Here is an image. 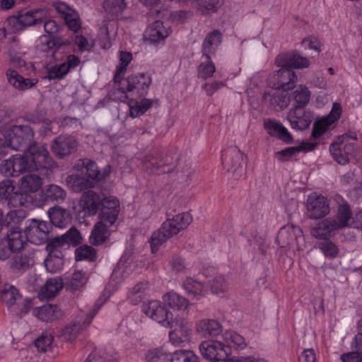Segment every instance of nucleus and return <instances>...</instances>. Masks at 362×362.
<instances>
[{
	"label": "nucleus",
	"mask_w": 362,
	"mask_h": 362,
	"mask_svg": "<svg viewBox=\"0 0 362 362\" xmlns=\"http://www.w3.org/2000/svg\"><path fill=\"white\" fill-rule=\"evenodd\" d=\"M54 163L44 145H30L23 153H18L1 161L0 173L6 177H17L27 172L47 169Z\"/></svg>",
	"instance_id": "nucleus-1"
},
{
	"label": "nucleus",
	"mask_w": 362,
	"mask_h": 362,
	"mask_svg": "<svg viewBox=\"0 0 362 362\" xmlns=\"http://www.w3.org/2000/svg\"><path fill=\"white\" fill-rule=\"evenodd\" d=\"M192 217L188 213H181L172 218H168L161 226L153 233L150 243L152 252L158 251L159 247L168 239L185 230L192 222Z\"/></svg>",
	"instance_id": "nucleus-2"
},
{
	"label": "nucleus",
	"mask_w": 362,
	"mask_h": 362,
	"mask_svg": "<svg viewBox=\"0 0 362 362\" xmlns=\"http://www.w3.org/2000/svg\"><path fill=\"white\" fill-rule=\"evenodd\" d=\"M117 83H119V87L115 92V94H119L117 98L122 102H124L129 98L127 93H131L132 96L146 95L151 83V78L147 74H139L131 75L122 81L120 79Z\"/></svg>",
	"instance_id": "nucleus-3"
},
{
	"label": "nucleus",
	"mask_w": 362,
	"mask_h": 362,
	"mask_svg": "<svg viewBox=\"0 0 362 362\" xmlns=\"http://www.w3.org/2000/svg\"><path fill=\"white\" fill-rule=\"evenodd\" d=\"M9 148L15 151H25L30 145L37 144L33 141L34 132L29 125L12 126L6 133Z\"/></svg>",
	"instance_id": "nucleus-4"
},
{
	"label": "nucleus",
	"mask_w": 362,
	"mask_h": 362,
	"mask_svg": "<svg viewBox=\"0 0 362 362\" xmlns=\"http://www.w3.org/2000/svg\"><path fill=\"white\" fill-rule=\"evenodd\" d=\"M223 165L235 180L243 177L246 173L245 156L237 148H230L223 154Z\"/></svg>",
	"instance_id": "nucleus-5"
},
{
	"label": "nucleus",
	"mask_w": 362,
	"mask_h": 362,
	"mask_svg": "<svg viewBox=\"0 0 362 362\" xmlns=\"http://www.w3.org/2000/svg\"><path fill=\"white\" fill-rule=\"evenodd\" d=\"M276 242L281 247H293L300 250L304 245L302 230L293 225L284 226L279 230Z\"/></svg>",
	"instance_id": "nucleus-6"
},
{
	"label": "nucleus",
	"mask_w": 362,
	"mask_h": 362,
	"mask_svg": "<svg viewBox=\"0 0 362 362\" xmlns=\"http://www.w3.org/2000/svg\"><path fill=\"white\" fill-rule=\"evenodd\" d=\"M177 160L175 153H169L164 156L156 153L155 154L148 155L144 158V163L146 168H150L153 173H168L173 170Z\"/></svg>",
	"instance_id": "nucleus-7"
},
{
	"label": "nucleus",
	"mask_w": 362,
	"mask_h": 362,
	"mask_svg": "<svg viewBox=\"0 0 362 362\" xmlns=\"http://www.w3.org/2000/svg\"><path fill=\"white\" fill-rule=\"evenodd\" d=\"M52 230L51 223L37 219H32L26 228V238L35 245H41L49 240V234Z\"/></svg>",
	"instance_id": "nucleus-8"
},
{
	"label": "nucleus",
	"mask_w": 362,
	"mask_h": 362,
	"mask_svg": "<svg viewBox=\"0 0 362 362\" xmlns=\"http://www.w3.org/2000/svg\"><path fill=\"white\" fill-rule=\"evenodd\" d=\"M307 216L311 219H319L330 212L329 203L325 196L313 192L308 195L307 202Z\"/></svg>",
	"instance_id": "nucleus-9"
},
{
	"label": "nucleus",
	"mask_w": 362,
	"mask_h": 362,
	"mask_svg": "<svg viewBox=\"0 0 362 362\" xmlns=\"http://www.w3.org/2000/svg\"><path fill=\"white\" fill-rule=\"evenodd\" d=\"M199 350L204 358L214 362L225 361L230 355V349L216 340L203 341L199 345Z\"/></svg>",
	"instance_id": "nucleus-10"
},
{
	"label": "nucleus",
	"mask_w": 362,
	"mask_h": 362,
	"mask_svg": "<svg viewBox=\"0 0 362 362\" xmlns=\"http://www.w3.org/2000/svg\"><path fill=\"white\" fill-rule=\"evenodd\" d=\"M143 312L152 320L165 327H173V314L158 300H151L143 305Z\"/></svg>",
	"instance_id": "nucleus-11"
},
{
	"label": "nucleus",
	"mask_w": 362,
	"mask_h": 362,
	"mask_svg": "<svg viewBox=\"0 0 362 362\" xmlns=\"http://www.w3.org/2000/svg\"><path fill=\"white\" fill-rule=\"evenodd\" d=\"M53 7L69 30L74 33L80 30L81 28L80 17L74 8L62 1L53 3Z\"/></svg>",
	"instance_id": "nucleus-12"
},
{
	"label": "nucleus",
	"mask_w": 362,
	"mask_h": 362,
	"mask_svg": "<svg viewBox=\"0 0 362 362\" xmlns=\"http://www.w3.org/2000/svg\"><path fill=\"white\" fill-rule=\"evenodd\" d=\"M4 201L13 208L23 206L24 197L16 189L13 180L4 179L0 182V202Z\"/></svg>",
	"instance_id": "nucleus-13"
},
{
	"label": "nucleus",
	"mask_w": 362,
	"mask_h": 362,
	"mask_svg": "<svg viewBox=\"0 0 362 362\" xmlns=\"http://www.w3.org/2000/svg\"><path fill=\"white\" fill-rule=\"evenodd\" d=\"M42 185L41 177L35 174H28L18 180V191L24 197L23 206L30 202L32 199L30 194L37 192L41 188Z\"/></svg>",
	"instance_id": "nucleus-14"
},
{
	"label": "nucleus",
	"mask_w": 362,
	"mask_h": 362,
	"mask_svg": "<svg viewBox=\"0 0 362 362\" xmlns=\"http://www.w3.org/2000/svg\"><path fill=\"white\" fill-rule=\"evenodd\" d=\"M77 146L78 141L74 136L61 134L52 141L51 148L58 158H63L74 153Z\"/></svg>",
	"instance_id": "nucleus-15"
},
{
	"label": "nucleus",
	"mask_w": 362,
	"mask_h": 362,
	"mask_svg": "<svg viewBox=\"0 0 362 362\" xmlns=\"http://www.w3.org/2000/svg\"><path fill=\"white\" fill-rule=\"evenodd\" d=\"M287 119L293 129L303 130L308 128L313 120V115L301 105H296L288 113Z\"/></svg>",
	"instance_id": "nucleus-16"
},
{
	"label": "nucleus",
	"mask_w": 362,
	"mask_h": 362,
	"mask_svg": "<svg viewBox=\"0 0 362 362\" xmlns=\"http://www.w3.org/2000/svg\"><path fill=\"white\" fill-rule=\"evenodd\" d=\"M276 64L278 66L288 67L289 69H303L310 65L309 60L296 52L281 54L277 56Z\"/></svg>",
	"instance_id": "nucleus-17"
},
{
	"label": "nucleus",
	"mask_w": 362,
	"mask_h": 362,
	"mask_svg": "<svg viewBox=\"0 0 362 362\" xmlns=\"http://www.w3.org/2000/svg\"><path fill=\"white\" fill-rule=\"evenodd\" d=\"M78 167L80 168L83 174L93 180H101L110 173V167L109 165L106 166L103 171H100L96 163L88 158L80 160Z\"/></svg>",
	"instance_id": "nucleus-18"
},
{
	"label": "nucleus",
	"mask_w": 362,
	"mask_h": 362,
	"mask_svg": "<svg viewBox=\"0 0 362 362\" xmlns=\"http://www.w3.org/2000/svg\"><path fill=\"white\" fill-rule=\"evenodd\" d=\"M176 327L169 333V339L171 343L175 346H179L182 343L189 340L192 334V330L189 324L184 319L173 322Z\"/></svg>",
	"instance_id": "nucleus-19"
},
{
	"label": "nucleus",
	"mask_w": 362,
	"mask_h": 362,
	"mask_svg": "<svg viewBox=\"0 0 362 362\" xmlns=\"http://www.w3.org/2000/svg\"><path fill=\"white\" fill-rule=\"evenodd\" d=\"M335 200L338 207L336 215L332 218L335 221L339 228L347 227L353 219L351 207L341 196L337 195Z\"/></svg>",
	"instance_id": "nucleus-20"
},
{
	"label": "nucleus",
	"mask_w": 362,
	"mask_h": 362,
	"mask_svg": "<svg viewBox=\"0 0 362 362\" xmlns=\"http://www.w3.org/2000/svg\"><path fill=\"white\" fill-rule=\"evenodd\" d=\"M221 41L222 35L218 30L209 33L202 43V57L205 59H211V57L215 56Z\"/></svg>",
	"instance_id": "nucleus-21"
},
{
	"label": "nucleus",
	"mask_w": 362,
	"mask_h": 362,
	"mask_svg": "<svg viewBox=\"0 0 362 362\" xmlns=\"http://www.w3.org/2000/svg\"><path fill=\"white\" fill-rule=\"evenodd\" d=\"M339 227L332 218H327L320 221L316 227L310 230L311 235L319 239H328L334 235Z\"/></svg>",
	"instance_id": "nucleus-22"
},
{
	"label": "nucleus",
	"mask_w": 362,
	"mask_h": 362,
	"mask_svg": "<svg viewBox=\"0 0 362 362\" xmlns=\"http://www.w3.org/2000/svg\"><path fill=\"white\" fill-rule=\"evenodd\" d=\"M1 300L11 312L18 313V306L22 301V296L14 286L6 284L1 291Z\"/></svg>",
	"instance_id": "nucleus-23"
},
{
	"label": "nucleus",
	"mask_w": 362,
	"mask_h": 362,
	"mask_svg": "<svg viewBox=\"0 0 362 362\" xmlns=\"http://www.w3.org/2000/svg\"><path fill=\"white\" fill-rule=\"evenodd\" d=\"M169 35V29L160 21H156L145 31L144 37L151 43L163 41Z\"/></svg>",
	"instance_id": "nucleus-24"
},
{
	"label": "nucleus",
	"mask_w": 362,
	"mask_h": 362,
	"mask_svg": "<svg viewBox=\"0 0 362 362\" xmlns=\"http://www.w3.org/2000/svg\"><path fill=\"white\" fill-rule=\"evenodd\" d=\"M264 127L269 135L276 136L286 144H291L293 141L292 136L281 123L269 119L264 122Z\"/></svg>",
	"instance_id": "nucleus-25"
},
{
	"label": "nucleus",
	"mask_w": 362,
	"mask_h": 362,
	"mask_svg": "<svg viewBox=\"0 0 362 362\" xmlns=\"http://www.w3.org/2000/svg\"><path fill=\"white\" fill-rule=\"evenodd\" d=\"M47 13V11L42 8H37L21 13L17 18V21L23 26H32L41 24Z\"/></svg>",
	"instance_id": "nucleus-26"
},
{
	"label": "nucleus",
	"mask_w": 362,
	"mask_h": 362,
	"mask_svg": "<svg viewBox=\"0 0 362 362\" xmlns=\"http://www.w3.org/2000/svg\"><path fill=\"white\" fill-rule=\"evenodd\" d=\"M196 331L204 337H215L221 332V325L214 319H203L196 323Z\"/></svg>",
	"instance_id": "nucleus-27"
},
{
	"label": "nucleus",
	"mask_w": 362,
	"mask_h": 362,
	"mask_svg": "<svg viewBox=\"0 0 362 362\" xmlns=\"http://www.w3.org/2000/svg\"><path fill=\"white\" fill-rule=\"evenodd\" d=\"M281 69L276 72L278 80V88L284 91L289 90L294 87L297 80V76L294 71L288 67L280 66Z\"/></svg>",
	"instance_id": "nucleus-28"
},
{
	"label": "nucleus",
	"mask_w": 362,
	"mask_h": 362,
	"mask_svg": "<svg viewBox=\"0 0 362 362\" xmlns=\"http://www.w3.org/2000/svg\"><path fill=\"white\" fill-rule=\"evenodd\" d=\"M100 204L101 198L100 194L93 190L85 192L80 200V205L83 209L87 211L91 215L96 214Z\"/></svg>",
	"instance_id": "nucleus-29"
},
{
	"label": "nucleus",
	"mask_w": 362,
	"mask_h": 362,
	"mask_svg": "<svg viewBox=\"0 0 362 362\" xmlns=\"http://www.w3.org/2000/svg\"><path fill=\"white\" fill-rule=\"evenodd\" d=\"M4 239L16 252L24 248L26 240H28L26 235H23L22 229L19 226H11L7 231L6 237Z\"/></svg>",
	"instance_id": "nucleus-30"
},
{
	"label": "nucleus",
	"mask_w": 362,
	"mask_h": 362,
	"mask_svg": "<svg viewBox=\"0 0 362 362\" xmlns=\"http://www.w3.org/2000/svg\"><path fill=\"white\" fill-rule=\"evenodd\" d=\"M6 76L8 83L14 88L25 90L34 86L37 83V79L25 78L21 76L16 71L9 69L6 72Z\"/></svg>",
	"instance_id": "nucleus-31"
},
{
	"label": "nucleus",
	"mask_w": 362,
	"mask_h": 362,
	"mask_svg": "<svg viewBox=\"0 0 362 362\" xmlns=\"http://www.w3.org/2000/svg\"><path fill=\"white\" fill-rule=\"evenodd\" d=\"M48 214L52 223L59 228L65 227L71 219L70 212L60 206L50 208Z\"/></svg>",
	"instance_id": "nucleus-32"
},
{
	"label": "nucleus",
	"mask_w": 362,
	"mask_h": 362,
	"mask_svg": "<svg viewBox=\"0 0 362 362\" xmlns=\"http://www.w3.org/2000/svg\"><path fill=\"white\" fill-rule=\"evenodd\" d=\"M346 138L347 135H341L337 138L336 141L332 143L329 146V152L332 156L338 163L341 165L346 164L349 160L347 155L342 148V145Z\"/></svg>",
	"instance_id": "nucleus-33"
},
{
	"label": "nucleus",
	"mask_w": 362,
	"mask_h": 362,
	"mask_svg": "<svg viewBox=\"0 0 362 362\" xmlns=\"http://www.w3.org/2000/svg\"><path fill=\"white\" fill-rule=\"evenodd\" d=\"M59 310L56 305L47 304L33 310L34 315L42 321L54 320L59 317Z\"/></svg>",
	"instance_id": "nucleus-34"
},
{
	"label": "nucleus",
	"mask_w": 362,
	"mask_h": 362,
	"mask_svg": "<svg viewBox=\"0 0 362 362\" xmlns=\"http://www.w3.org/2000/svg\"><path fill=\"white\" fill-rule=\"evenodd\" d=\"M110 235V228L97 222L92 229L89 238L90 243L93 245H100L107 240Z\"/></svg>",
	"instance_id": "nucleus-35"
},
{
	"label": "nucleus",
	"mask_w": 362,
	"mask_h": 362,
	"mask_svg": "<svg viewBox=\"0 0 362 362\" xmlns=\"http://www.w3.org/2000/svg\"><path fill=\"white\" fill-rule=\"evenodd\" d=\"M63 284L60 279H49L41 288L39 295L42 298H51L62 288Z\"/></svg>",
	"instance_id": "nucleus-36"
},
{
	"label": "nucleus",
	"mask_w": 362,
	"mask_h": 362,
	"mask_svg": "<svg viewBox=\"0 0 362 362\" xmlns=\"http://www.w3.org/2000/svg\"><path fill=\"white\" fill-rule=\"evenodd\" d=\"M316 146V144L313 143H303L299 146H292L288 147L281 151H278L276 153V155L278 156L279 159L281 161L288 160L290 158H291L293 155L299 153L301 151H310L315 149Z\"/></svg>",
	"instance_id": "nucleus-37"
},
{
	"label": "nucleus",
	"mask_w": 362,
	"mask_h": 362,
	"mask_svg": "<svg viewBox=\"0 0 362 362\" xmlns=\"http://www.w3.org/2000/svg\"><path fill=\"white\" fill-rule=\"evenodd\" d=\"M163 299L165 303L174 310H185L189 305L187 299L175 292L165 294Z\"/></svg>",
	"instance_id": "nucleus-38"
},
{
	"label": "nucleus",
	"mask_w": 362,
	"mask_h": 362,
	"mask_svg": "<svg viewBox=\"0 0 362 362\" xmlns=\"http://www.w3.org/2000/svg\"><path fill=\"white\" fill-rule=\"evenodd\" d=\"M34 264V260L30 255H16L10 261V267L18 272H25Z\"/></svg>",
	"instance_id": "nucleus-39"
},
{
	"label": "nucleus",
	"mask_w": 362,
	"mask_h": 362,
	"mask_svg": "<svg viewBox=\"0 0 362 362\" xmlns=\"http://www.w3.org/2000/svg\"><path fill=\"white\" fill-rule=\"evenodd\" d=\"M224 346L228 349H243L245 346L244 338L234 331L227 330L222 334Z\"/></svg>",
	"instance_id": "nucleus-40"
},
{
	"label": "nucleus",
	"mask_w": 362,
	"mask_h": 362,
	"mask_svg": "<svg viewBox=\"0 0 362 362\" xmlns=\"http://www.w3.org/2000/svg\"><path fill=\"white\" fill-rule=\"evenodd\" d=\"M182 287L190 297L196 299H199L205 293L203 284L192 278H187L182 283Z\"/></svg>",
	"instance_id": "nucleus-41"
},
{
	"label": "nucleus",
	"mask_w": 362,
	"mask_h": 362,
	"mask_svg": "<svg viewBox=\"0 0 362 362\" xmlns=\"http://www.w3.org/2000/svg\"><path fill=\"white\" fill-rule=\"evenodd\" d=\"M148 288V282L144 281L138 283L129 290L127 294V299L133 305L140 303L143 300Z\"/></svg>",
	"instance_id": "nucleus-42"
},
{
	"label": "nucleus",
	"mask_w": 362,
	"mask_h": 362,
	"mask_svg": "<svg viewBox=\"0 0 362 362\" xmlns=\"http://www.w3.org/2000/svg\"><path fill=\"white\" fill-rule=\"evenodd\" d=\"M46 250L48 255L63 257V250L68 249L67 243L61 236L48 240Z\"/></svg>",
	"instance_id": "nucleus-43"
},
{
	"label": "nucleus",
	"mask_w": 362,
	"mask_h": 362,
	"mask_svg": "<svg viewBox=\"0 0 362 362\" xmlns=\"http://www.w3.org/2000/svg\"><path fill=\"white\" fill-rule=\"evenodd\" d=\"M66 197V191L60 186L57 185H49L45 190V198L47 201L56 202L61 203Z\"/></svg>",
	"instance_id": "nucleus-44"
},
{
	"label": "nucleus",
	"mask_w": 362,
	"mask_h": 362,
	"mask_svg": "<svg viewBox=\"0 0 362 362\" xmlns=\"http://www.w3.org/2000/svg\"><path fill=\"white\" fill-rule=\"evenodd\" d=\"M96 258V250L90 245H83L75 250V259L76 261L87 260L93 262Z\"/></svg>",
	"instance_id": "nucleus-45"
},
{
	"label": "nucleus",
	"mask_w": 362,
	"mask_h": 362,
	"mask_svg": "<svg viewBox=\"0 0 362 362\" xmlns=\"http://www.w3.org/2000/svg\"><path fill=\"white\" fill-rule=\"evenodd\" d=\"M132 55L129 52L122 51L119 53V65L117 67L116 72L114 76L115 83H117L122 79V76L124 74L127 66L131 62Z\"/></svg>",
	"instance_id": "nucleus-46"
},
{
	"label": "nucleus",
	"mask_w": 362,
	"mask_h": 362,
	"mask_svg": "<svg viewBox=\"0 0 362 362\" xmlns=\"http://www.w3.org/2000/svg\"><path fill=\"white\" fill-rule=\"evenodd\" d=\"M27 216V213L23 209L11 210L4 218L5 224L8 227L18 226Z\"/></svg>",
	"instance_id": "nucleus-47"
},
{
	"label": "nucleus",
	"mask_w": 362,
	"mask_h": 362,
	"mask_svg": "<svg viewBox=\"0 0 362 362\" xmlns=\"http://www.w3.org/2000/svg\"><path fill=\"white\" fill-rule=\"evenodd\" d=\"M318 247L325 256L329 259L336 258L339 252V247L329 239H324L319 243Z\"/></svg>",
	"instance_id": "nucleus-48"
},
{
	"label": "nucleus",
	"mask_w": 362,
	"mask_h": 362,
	"mask_svg": "<svg viewBox=\"0 0 362 362\" xmlns=\"http://www.w3.org/2000/svg\"><path fill=\"white\" fill-rule=\"evenodd\" d=\"M197 356L189 350H177L170 355V362H197Z\"/></svg>",
	"instance_id": "nucleus-49"
},
{
	"label": "nucleus",
	"mask_w": 362,
	"mask_h": 362,
	"mask_svg": "<svg viewBox=\"0 0 362 362\" xmlns=\"http://www.w3.org/2000/svg\"><path fill=\"white\" fill-rule=\"evenodd\" d=\"M87 282V276L85 273L77 271L74 272L71 278L66 284V286L71 291H76L83 287Z\"/></svg>",
	"instance_id": "nucleus-50"
},
{
	"label": "nucleus",
	"mask_w": 362,
	"mask_h": 362,
	"mask_svg": "<svg viewBox=\"0 0 362 362\" xmlns=\"http://www.w3.org/2000/svg\"><path fill=\"white\" fill-rule=\"evenodd\" d=\"M170 359V355L162 348L151 350L146 354L148 362H169Z\"/></svg>",
	"instance_id": "nucleus-51"
},
{
	"label": "nucleus",
	"mask_w": 362,
	"mask_h": 362,
	"mask_svg": "<svg viewBox=\"0 0 362 362\" xmlns=\"http://www.w3.org/2000/svg\"><path fill=\"white\" fill-rule=\"evenodd\" d=\"M216 71V67L211 59H206L198 67V77L202 79L211 78Z\"/></svg>",
	"instance_id": "nucleus-52"
},
{
	"label": "nucleus",
	"mask_w": 362,
	"mask_h": 362,
	"mask_svg": "<svg viewBox=\"0 0 362 362\" xmlns=\"http://www.w3.org/2000/svg\"><path fill=\"white\" fill-rule=\"evenodd\" d=\"M61 237L67 243L68 248L70 245L76 246L81 244L83 240L80 232L75 227H71L66 233L61 235Z\"/></svg>",
	"instance_id": "nucleus-53"
},
{
	"label": "nucleus",
	"mask_w": 362,
	"mask_h": 362,
	"mask_svg": "<svg viewBox=\"0 0 362 362\" xmlns=\"http://www.w3.org/2000/svg\"><path fill=\"white\" fill-rule=\"evenodd\" d=\"M63 257L47 255L45 259V266L47 272L56 273L59 271L63 266Z\"/></svg>",
	"instance_id": "nucleus-54"
},
{
	"label": "nucleus",
	"mask_w": 362,
	"mask_h": 362,
	"mask_svg": "<svg viewBox=\"0 0 362 362\" xmlns=\"http://www.w3.org/2000/svg\"><path fill=\"white\" fill-rule=\"evenodd\" d=\"M118 215L119 213H116L115 211H107V209H101L99 215L100 221L98 223L110 228L115 223Z\"/></svg>",
	"instance_id": "nucleus-55"
},
{
	"label": "nucleus",
	"mask_w": 362,
	"mask_h": 362,
	"mask_svg": "<svg viewBox=\"0 0 362 362\" xmlns=\"http://www.w3.org/2000/svg\"><path fill=\"white\" fill-rule=\"evenodd\" d=\"M293 98L297 105H301L303 107L308 103L310 96V92L305 86H300L293 93Z\"/></svg>",
	"instance_id": "nucleus-56"
},
{
	"label": "nucleus",
	"mask_w": 362,
	"mask_h": 362,
	"mask_svg": "<svg viewBox=\"0 0 362 362\" xmlns=\"http://www.w3.org/2000/svg\"><path fill=\"white\" fill-rule=\"evenodd\" d=\"M47 13L42 23L44 30L47 34V35L54 37L61 31L62 25L53 19L47 18Z\"/></svg>",
	"instance_id": "nucleus-57"
},
{
	"label": "nucleus",
	"mask_w": 362,
	"mask_h": 362,
	"mask_svg": "<svg viewBox=\"0 0 362 362\" xmlns=\"http://www.w3.org/2000/svg\"><path fill=\"white\" fill-rule=\"evenodd\" d=\"M36 47L38 50L43 52H52L53 56H54L53 37L47 35H41L38 38Z\"/></svg>",
	"instance_id": "nucleus-58"
},
{
	"label": "nucleus",
	"mask_w": 362,
	"mask_h": 362,
	"mask_svg": "<svg viewBox=\"0 0 362 362\" xmlns=\"http://www.w3.org/2000/svg\"><path fill=\"white\" fill-rule=\"evenodd\" d=\"M67 68L63 63L50 66L47 71L49 79H61L68 74Z\"/></svg>",
	"instance_id": "nucleus-59"
},
{
	"label": "nucleus",
	"mask_w": 362,
	"mask_h": 362,
	"mask_svg": "<svg viewBox=\"0 0 362 362\" xmlns=\"http://www.w3.org/2000/svg\"><path fill=\"white\" fill-rule=\"evenodd\" d=\"M68 182H71L73 180L74 185L72 186L74 190L81 191L84 189L92 187L93 186V182L86 180L84 177L69 176L66 179Z\"/></svg>",
	"instance_id": "nucleus-60"
},
{
	"label": "nucleus",
	"mask_w": 362,
	"mask_h": 362,
	"mask_svg": "<svg viewBox=\"0 0 362 362\" xmlns=\"http://www.w3.org/2000/svg\"><path fill=\"white\" fill-rule=\"evenodd\" d=\"M100 204L102 205L101 209H107V211H115L116 213H119V202L115 197L109 196L104 197L101 199Z\"/></svg>",
	"instance_id": "nucleus-61"
},
{
	"label": "nucleus",
	"mask_w": 362,
	"mask_h": 362,
	"mask_svg": "<svg viewBox=\"0 0 362 362\" xmlns=\"http://www.w3.org/2000/svg\"><path fill=\"white\" fill-rule=\"evenodd\" d=\"M330 124L329 119H322L315 122L312 131V137L317 139L321 136L327 131Z\"/></svg>",
	"instance_id": "nucleus-62"
},
{
	"label": "nucleus",
	"mask_w": 362,
	"mask_h": 362,
	"mask_svg": "<svg viewBox=\"0 0 362 362\" xmlns=\"http://www.w3.org/2000/svg\"><path fill=\"white\" fill-rule=\"evenodd\" d=\"M227 288V284L223 276L216 275L211 282V288L213 293L216 294L224 293Z\"/></svg>",
	"instance_id": "nucleus-63"
},
{
	"label": "nucleus",
	"mask_w": 362,
	"mask_h": 362,
	"mask_svg": "<svg viewBox=\"0 0 362 362\" xmlns=\"http://www.w3.org/2000/svg\"><path fill=\"white\" fill-rule=\"evenodd\" d=\"M103 7L108 12L118 13L122 11L126 5L124 0H105Z\"/></svg>",
	"instance_id": "nucleus-64"
}]
</instances>
